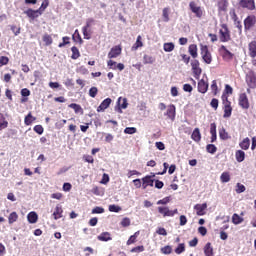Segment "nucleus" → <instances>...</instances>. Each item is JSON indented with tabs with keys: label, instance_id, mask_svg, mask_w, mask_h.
Listing matches in <instances>:
<instances>
[{
	"label": "nucleus",
	"instance_id": "1",
	"mask_svg": "<svg viewBox=\"0 0 256 256\" xmlns=\"http://www.w3.org/2000/svg\"><path fill=\"white\" fill-rule=\"evenodd\" d=\"M222 105H223V117L224 119H229L233 113V107H231V101H229V97L226 94L222 95Z\"/></svg>",
	"mask_w": 256,
	"mask_h": 256
},
{
	"label": "nucleus",
	"instance_id": "2",
	"mask_svg": "<svg viewBox=\"0 0 256 256\" xmlns=\"http://www.w3.org/2000/svg\"><path fill=\"white\" fill-rule=\"evenodd\" d=\"M200 54L201 57L204 61V63H206V65H211V63H213V56L211 55V52L209 51V46L207 45H200Z\"/></svg>",
	"mask_w": 256,
	"mask_h": 256
},
{
	"label": "nucleus",
	"instance_id": "3",
	"mask_svg": "<svg viewBox=\"0 0 256 256\" xmlns=\"http://www.w3.org/2000/svg\"><path fill=\"white\" fill-rule=\"evenodd\" d=\"M219 39L221 43H229V41H231V31L227 24L221 25V29L219 30Z\"/></svg>",
	"mask_w": 256,
	"mask_h": 256
},
{
	"label": "nucleus",
	"instance_id": "4",
	"mask_svg": "<svg viewBox=\"0 0 256 256\" xmlns=\"http://www.w3.org/2000/svg\"><path fill=\"white\" fill-rule=\"evenodd\" d=\"M201 63H199V60L194 59L191 61V67L193 75L196 79H199L201 77V73H203V69H201Z\"/></svg>",
	"mask_w": 256,
	"mask_h": 256
},
{
	"label": "nucleus",
	"instance_id": "5",
	"mask_svg": "<svg viewBox=\"0 0 256 256\" xmlns=\"http://www.w3.org/2000/svg\"><path fill=\"white\" fill-rule=\"evenodd\" d=\"M189 8L190 11H192V13H194V15H196L198 19H201L203 17V9H201V7L197 5V2L191 1L189 3Z\"/></svg>",
	"mask_w": 256,
	"mask_h": 256
},
{
	"label": "nucleus",
	"instance_id": "6",
	"mask_svg": "<svg viewBox=\"0 0 256 256\" xmlns=\"http://www.w3.org/2000/svg\"><path fill=\"white\" fill-rule=\"evenodd\" d=\"M240 7L243 9H248V11H255V0H240L239 1Z\"/></svg>",
	"mask_w": 256,
	"mask_h": 256
},
{
	"label": "nucleus",
	"instance_id": "7",
	"mask_svg": "<svg viewBox=\"0 0 256 256\" xmlns=\"http://www.w3.org/2000/svg\"><path fill=\"white\" fill-rule=\"evenodd\" d=\"M158 213H160L161 215H163V217H174L175 215H177L178 210H169L168 207H158Z\"/></svg>",
	"mask_w": 256,
	"mask_h": 256
},
{
	"label": "nucleus",
	"instance_id": "8",
	"mask_svg": "<svg viewBox=\"0 0 256 256\" xmlns=\"http://www.w3.org/2000/svg\"><path fill=\"white\" fill-rule=\"evenodd\" d=\"M177 109L175 108L174 104H170L167 106V110L164 113V115L167 117V119H170V121H175V115H177Z\"/></svg>",
	"mask_w": 256,
	"mask_h": 256
},
{
	"label": "nucleus",
	"instance_id": "9",
	"mask_svg": "<svg viewBox=\"0 0 256 256\" xmlns=\"http://www.w3.org/2000/svg\"><path fill=\"white\" fill-rule=\"evenodd\" d=\"M123 49L121 48V45H116L111 48V50L108 53V59H117L119 55H121Z\"/></svg>",
	"mask_w": 256,
	"mask_h": 256
},
{
	"label": "nucleus",
	"instance_id": "10",
	"mask_svg": "<svg viewBox=\"0 0 256 256\" xmlns=\"http://www.w3.org/2000/svg\"><path fill=\"white\" fill-rule=\"evenodd\" d=\"M155 177V174L147 175L142 178V188L147 189V187H153L155 180L153 179Z\"/></svg>",
	"mask_w": 256,
	"mask_h": 256
},
{
	"label": "nucleus",
	"instance_id": "11",
	"mask_svg": "<svg viewBox=\"0 0 256 256\" xmlns=\"http://www.w3.org/2000/svg\"><path fill=\"white\" fill-rule=\"evenodd\" d=\"M246 83L250 89H256V76L253 72H248L246 75Z\"/></svg>",
	"mask_w": 256,
	"mask_h": 256
},
{
	"label": "nucleus",
	"instance_id": "12",
	"mask_svg": "<svg viewBox=\"0 0 256 256\" xmlns=\"http://www.w3.org/2000/svg\"><path fill=\"white\" fill-rule=\"evenodd\" d=\"M255 23H256L255 15L247 16V18L244 20V29L246 31H249V29L255 26Z\"/></svg>",
	"mask_w": 256,
	"mask_h": 256
},
{
	"label": "nucleus",
	"instance_id": "13",
	"mask_svg": "<svg viewBox=\"0 0 256 256\" xmlns=\"http://www.w3.org/2000/svg\"><path fill=\"white\" fill-rule=\"evenodd\" d=\"M220 51H223L222 58L224 61H233V57L235 56L231 51L227 49L224 45L220 47Z\"/></svg>",
	"mask_w": 256,
	"mask_h": 256
},
{
	"label": "nucleus",
	"instance_id": "14",
	"mask_svg": "<svg viewBox=\"0 0 256 256\" xmlns=\"http://www.w3.org/2000/svg\"><path fill=\"white\" fill-rule=\"evenodd\" d=\"M24 14L27 15V17H29V19H31L32 21L37 19V17H39L40 15H42L38 9L37 10H33L31 8H29L26 11H24Z\"/></svg>",
	"mask_w": 256,
	"mask_h": 256
},
{
	"label": "nucleus",
	"instance_id": "15",
	"mask_svg": "<svg viewBox=\"0 0 256 256\" xmlns=\"http://www.w3.org/2000/svg\"><path fill=\"white\" fill-rule=\"evenodd\" d=\"M194 209L196 211V214L201 217L203 215H205V211L207 209V203H203V204H196L194 206Z\"/></svg>",
	"mask_w": 256,
	"mask_h": 256
},
{
	"label": "nucleus",
	"instance_id": "16",
	"mask_svg": "<svg viewBox=\"0 0 256 256\" xmlns=\"http://www.w3.org/2000/svg\"><path fill=\"white\" fill-rule=\"evenodd\" d=\"M239 105L242 107V109H249V98H247V94L240 95Z\"/></svg>",
	"mask_w": 256,
	"mask_h": 256
},
{
	"label": "nucleus",
	"instance_id": "17",
	"mask_svg": "<svg viewBox=\"0 0 256 256\" xmlns=\"http://www.w3.org/2000/svg\"><path fill=\"white\" fill-rule=\"evenodd\" d=\"M111 98L104 99L101 104L97 108V112L101 113V111H105V109H108L109 105H111Z\"/></svg>",
	"mask_w": 256,
	"mask_h": 256
},
{
	"label": "nucleus",
	"instance_id": "18",
	"mask_svg": "<svg viewBox=\"0 0 256 256\" xmlns=\"http://www.w3.org/2000/svg\"><path fill=\"white\" fill-rule=\"evenodd\" d=\"M52 215H53L55 221H57L58 219H61L63 217V207L59 204L56 205L55 210Z\"/></svg>",
	"mask_w": 256,
	"mask_h": 256
},
{
	"label": "nucleus",
	"instance_id": "19",
	"mask_svg": "<svg viewBox=\"0 0 256 256\" xmlns=\"http://www.w3.org/2000/svg\"><path fill=\"white\" fill-rule=\"evenodd\" d=\"M198 51H199V49L197 48V44H191L188 47V52L193 59H197V57H199Z\"/></svg>",
	"mask_w": 256,
	"mask_h": 256
},
{
	"label": "nucleus",
	"instance_id": "20",
	"mask_svg": "<svg viewBox=\"0 0 256 256\" xmlns=\"http://www.w3.org/2000/svg\"><path fill=\"white\" fill-rule=\"evenodd\" d=\"M248 51H249V56L252 59H255L256 57V41L253 40L248 44Z\"/></svg>",
	"mask_w": 256,
	"mask_h": 256
},
{
	"label": "nucleus",
	"instance_id": "21",
	"mask_svg": "<svg viewBox=\"0 0 256 256\" xmlns=\"http://www.w3.org/2000/svg\"><path fill=\"white\" fill-rule=\"evenodd\" d=\"M210 134H211V143H215L217 141V124H210Z\"/></svg>",
	"mask_w": 256,
	"mask_h": 256
},
{
	"label": "nucleus",
	"instance_id": "22",
	"mask_svg": "<svg viewBox=\"0 0 256 256\" xmlns=\"http://www.w3.org/2000/svg\"><path fill=\"white\" fill-rule=\"evenodd\" d=\"M209 89V83L205 82L203 79L198 81V91L199 93L205 94L206 91Z\"/></svg>",
	"mask_w": 256,
	"mask_h": 256
},
{
	"label": "nucleus",
	"instance_id": "23",
	"mask_svg": "<svg viewBox=\"0 0 256 256\" xmlns=\"http://www.w3.org/2000/svg\"><path fill=\"white\" fill-rule=\"evenodd\" d=\"M98 241H112L111 233L109 232H102L100 235L97 236Z\"/></svg>",
	"mask_w": 256,
	"mask_h": 256
},
{
	"label": "nucleus",
	"instance_id": "24",
	"mask_svg": "<svg viewBox=\"0 0 256 256\" xmlns=\"http://www.w3.org/2000/svg\"><path fill=\"white\" fill-rule=\"evenodd\" d=\"M191 139L195 141V143H199L201 141V131L199 128H195L192 132Z\"/></svg>",
	"mask_w": 256,
	"mask_h": 256
},
{
	"label": "nucleus",
	"instance_id": "25",
	"mask_svg": "<svg viewBox=\"0 0 256 256\" xmlns=\"http://www.w3.org/2000/svg\"><path fill=\"white\" fill-rule=\"evenodd\" d=\"M9 127V122L5 118V115L3 113H0V131H3V129H7Z\"/></svg>",
	"mask_w": 256,
	"mask_h": 256
},
{
	"label": "nucleus",
	"instance_id": "26",
	"mask_svg": "<svg viewBox=\"0 0 256 256\" xmlns=\"http://www.w3.org/2000/svg\"><path fill=\"white\" fill-rule=\"evenodd\" d=\"M155 63V57L149 55V54H144L143 56V64L144 65H153Z\"/></svg>",
	"mask_w": 256,
	"mask_h": 256
},
{
	"label": "nucleus",
	"instance_id": "27",
	"mask_svg": "<svg viewBox=\"0 0 256 256\" xmlns=\"http://www.w3.org/2000/svg\"><path fill=\"white\" fill-rule=\"evenodd\" d=\"M142 39L141 35L137 36L136 42L133 44L131 51H137V49L143 47Z\"/></svg>",
	"mask_w": 256,
	"mask_h": 256
},
{
	"label": "nucleus",
	"instance_id": "28",
	"mask_svg": "<svg viewBox=\"0 0 256 256\" xmlns=\"http://www.w3.org/2000/svg\"><path fill=\"white\" fill-rule=\"evenodd\" d=\"M219 137L222 141H227V139H231V136H229V132H227L224 127L219 129Z\"/></svg>",
	"mask_w": 256,
	"mask_h": 256
},
{
	"label": "nucleus",
	"instance_id": "29",
	"mask_svg": "<svg viewBox=\"0 0 256 256\" xmlns=\"http://www.w3.org/2000/svg\"><path fill=\"white\" fill-rule=\"evenodd\" d=\"M37 118L35 116H33V114L31 112L28 113L27 116H25L24 118V123L25 125L29 126L32 125L34 121H36Z\"/></svg>",
	"mask_w": 256,
	"mask_h": 256
},
{
	"label": "nucleus",
	"instance_id": "30",
	"mask_svg": "<svg viewBox=\"0 0 256 256\" xmlns=\"http://www.w3.org/2000/svg\"><path fill=\"white\" fill-rule=\"evenodd\" d=\"M27 220L28 222H30L31 224L36 223L39 220V216L37 215V212H30L27 215Z\"/></svg>",
	"mask_w": 256,
	"mask_h": 256
},
{
	"label": "nucleus",
	"instance_id": "31",
	"mask_svg": "<svg viewBox=\"0 0 256 256\" xmlns=\"http://www.w3.org/2000/svg\"><path fill=\"white\" fill-rule=\"evenodd\" d=\"M204 255L205 256H214L213 247L211 246V242L206 243L204 246Z\"/></svg>",
	"mask_w": 256,
	"mask_h": 256
},
{
	"label": "nucleus",
	"instance_id": "32",
	"mask_svg": "<svg viewBox=\"0 0 256 256\" xmlns=\"http://www.w3.org/2000/svg\"><path fill=\"white\" fill-rule=\"evenodd\" d=\"M19 219V214L17 212H11L8 216V223L9 225H13Z\"/></svg>",
	"mask_w": 256,
	"mask_h": 256
},
{
	"label": "nucleus",
	"instance_id": "33",
	"mask_svg": "<svg viewBox=\"0 0 256 256\" xmlns=\"http://www.w3.org/2000/svg\"><path fill=\"white\" fill-rule=\"evenodd\" d=\"M236 161H238V163H243V161H245V152L242 150H237L236 151Z\"/></svg>",
	"mask_w": 256,
	"mask_h": 256
},
{
	"label": "nucleus",
	"instance_id": "34",
	"mask_svg": "<svg viewBox=\"0 0 256 256\" xmlns=\"http://www.w3.org/2000/svg\"><path fill=\"white\" fill-rule=\"evenodd\" d=\"M72 51V55H71V59H79L81 57V52H79V48H77V46H73L71 48Z\"/></svg>",
	"mask_w": 256,
	"mask_h": 256
},
{
	"label": "nucleus",
	"instance_id": "35",
	"mask_svg": "<svg viewBox=\"0 0 256 256\" xmlns=\"http://www.w3.org/2000/svg\"><path fill=\"white\" fill-rule=\"evenodd\" d=\"M218 11H227V7L229 5V3L227 2V0H220L218 1Z\"/></svg>",
	"mask_w": 256,
	"mask_h": 256
},
{
	"label": "nucleus",
	"instance_id": "36",
	"mask_svg": "<svg viewBox=\"0 0 256 256\" xmlns=\"http://www.w3.org/2000/svg\"><path fill=\"white\" fill-rule=\"evenodd\" d=\"M251 145V140H249V138H245L242 142H240L239 146L241 147V149H243L244 151H247V149H249Z\"/></svg>",
	"mask_w": 256,
	"mask_h": 256
},
{
	"label": "nucleus",
	"instance_id": "37",
	"mask_svg": "<svg viewBox=\"0 0 256 256\" xmlns=\"http://www.w3.org/2000/svg\"><path fill=\"white\" fill-rule=\"evenodd\" d=\"M221 183H229L231 181V174L229 172H223L220 176Z\"/></svg>",
	"mask_w": 256,
	"mask_h": 256
},
{
	"label": "nucleus",
	"instance_id": "38",
	"mask_svg": "<svg viewBox=\"0 0 256 256\" xmlns=\"http://www.w3.org/2000/svg\"><path fill=\"white\" fill-rule=\"evenodd\" d=\"M232 223L234 225H240V223H243V217L239 216L237 213H234L232 215Z\"/></svg>",
	"mask_w": 256,
	"mask_h": 256
},
{
	"label": "nucleus",
	"instance_id": "39",
	"mask_svg": "<svg viewBox=\"0 0 256 256\" xmlns=\"http://www.w3.org/2000/svg\"><path fill=\"white\" fill-rule=\"evenodd\" d=\"M42 41L45 43L46 47H49V45L53 44V38L49 34H44Z\"/></svg>",
	"mask_w": 256,
	"mask_h": 256
},
{
	"label": "nucleus",
	"instance_id": "40",
	"mask_svg": "<svg viewBox=\"0 0 256 256\" xmlns=\"http://www.w3.org/2000/svg\"><path fill=\"white\" fill-rule=\"evenodd\" d=\"M139 231L135 232L134 235L130 236L126 242V245H133V243H137V237H139Z\"/></svg>",
	"mask_w": 256,
	"mask_h": 256
},
{
	"label": "nucleus",
	"instance_id": "41",
	"mask_svg": "<svg viewBox=\"0 0 256 256\" xmlns=\"http://www.w3.org/2000/svg\"><path fill=\"white\" fill-rule=\"evenodd\" d=\"M163 49L166 53H171L175 49V44L173 42L164 43Z\"/></svg>",
	"mask_w": 256,
	"mask_h": 256
},
{
	"label": "nucleus",
	"instance_id": "42",
	"mask_svg": "<svg viewBox=\"0 0 256 256\" xmlns=\"http://www.w3.org/2000/svg\"><path fill=\"white\" fill-rule=\"evenodd\" d=\"M169 11H171L169 7H166L162 10V17L164 23H169Z\"/></svg>",
	"mask_w": 256,
	"mask_h": 256
},
{
	"label": "nucleus",
	"instance_id": "43",
	"mask_svg": "<svg viewBox=\"0 0 256 256\" xmlns=\"http://www.w3.org/2000/svg\"><path fill=\"white\" fill-rule=\"evenodd\" d=\"M82 33L84 35V39H91V36L93 35V31L91 28H82Z\"/></svg>",
	"mask_w": 256,
	"mask_h": 256
},
{
	"label": "nucleus",
	"instance_id": "44",
	"mask_svg": "<svg viewBox=\"0 0 256 256\" xmlns=\"http://www.w3.org/2000/svg\"><path fill=\"white\" fill-rule=\"evenodd\" d=\"M160 251L161 253H163V255H171V253H173V247H171L170 245H166L162 247Z\"/></svg>",
	"mask_w": 256,
	"mask_h": 256
},
{
	"label": "nucleus",
	"instance_id": "45",
	"mask_svg": "<svg viewBox=\"0 0 256 256\" xmlns=\"http://www.w3.org/2000/svg\"><path fill=\"white\" fill-rule=\"evenodd\" d=\"M206 151L211 155H215V153H217V146H215V144H208L206 146Z\"/></svg>",
	"mask_w": 256,
	"mask_h": 256
},
{
	"label": "nucleus",
	"instance_id": "46",
	"mask_svg": "<svg viewBox=\"0 0 256 256\" xmlns=\"http://www.w3.org/2000/svg\"><path fill=\"white\" fill-rule=\"evenodd\" d=\"M176 255H181V253H185V243H180L174 250Z\"/></svg>",
	"mask_w": 256,
	"mask_h": 256
},
{
	"label": "nucleus",
	"instance_id": "47",
	"mask_svg": "<svg viewBox=\"0 0 256 256\" xmlns=\"http://www.w3.org/2000/svg\"><path fill=\"white\" fill-rule=\"evenodd\" d=\"M70 109H73L75 113H83V108L81 105L72 103L69 105Z\"/></svg>",
	"mask_w": 256,
	"mask_h": 256
},
{
	"label": "nucleus",
	"instance_id": "48",
	"mask_svg": "<svg viewBox=\"0 0 256 256\" xmlns=\"http://www.w3.org/2000/svg\"><path fill=\"white\" fill-rule=\"evenodd\" d=\"M211 91H212L213 95H217V93H219V87L217 86V80L212 81Z\"/></svg>",
	"mask_w": 256,
	"mask_h": 256
},
{
	"label": "nucleus",
	"instance_id": "49",
	"mask_svg": "<svg viewBox=\"0 0 256 256\" xmlns=\"http://www.w3.org/2000/svg\"><path fill=\"white\" fill-rule=\"evenodd\" d=\"M145 251V246H136L130 250L131 253H143Z\"/></svg>",
	"mask_w": 256,
	"mask_h": 256
},
{
	"label": "nucleus",
	"instance_id": "50",
	"mask_svg": "<svg viewBox=\"0 0 256 256\" xmlns=\"http://www.w3.org/2000/svg\"><path fill=\"white\" fill-rule=\"evenodd\" d=\"M124 133L126 135H134V133H137V128L135 127H127L124 129Z\"/></svg>",
	"mask_w": 256,
	"mask_h": 256
},
{
	"label": "nucleus",
	"instance_id": "51",
	"mask_svg": "<svg viewBox=\"0 0 256 256\" xmlns=\"http://www.w3.org/2000/svg\"><path fill=\"white\" fill-rule=\"evenodd\" d=\"M48 7H49V0H44L38 10L43 15V11H45V9H47Z\"/></svg>",
	"mask_w": 256,
	"mask_h": 256
},
{
	"label": "nucleus",
	"instance_id": "52",
	"mask_svg": "<svg viewBox=\"0 0 256 256\" xmlns=\"http://www.w3.org/2000/svg\"><path fill=\"white\" fill-rule=\"evenodd\" d=\"M109 211L111 213H119V211H121V206L112 204V205L109 206Z\"/></svg>",
	"mask_w": 256,
	"mask_h": 256
},
{
	"label": "nucleus",
	"instance_id": "53",
	"mask_svg": "<svg viewBox=\"0 0 256 256\" xmlns=\"http://www.w3.org/2000/svg\"><path fill=\"white\" fill-rule=\"evenodd\" d=\"M5 65H9V57L1 56L0 57V68L5 66Z\"/></svg>",
	"mask_w": 256,
	"mask_h": 256
},
{
	"label": "nucleus",
	"instance_id": "54",
	"mask_svg": "<svg viewBox=\"0 0 256 256\" xmlns=\"http://www.w3.org/2000/svg\"><path fill=\"white\" fill-rule=\"evenodd\" d=\"M65 124H67V120L62 119L55 123L56 129H63L65 127Z\"/></svg>",
	"mask_w": 256,
	"mask_h": 256
},
{
	"label": "nucleus",
	"instance_id": "55",
	"mask_svg": "<svg viewBox=\"0 0 256 256\" xmlns=\"http://www.w3.org/2000/svg\"><path fill=\"white\" fill-rule=\"evenodd\" d=\"M245 185L241 184V183H237L236 184V193L240 194V193H245Z\"/></svg>",
	"mask_w": 256,
	"mask_h": 256
},
{
	"label": "nucleus",
	"instance_id": "56",
	"mask_svg": "<svg viewBox=\"0 0 256 256\" xmlns=\"http://www.w3.org/2000/svg\"><path fill=\"white\" fill-rule=\"evenodd\" d=\"M120 225L122 227H129V225H131V219H129V217L123 218L122 221L120 222Z\"/></svg>",
	"mask_w": 256,
	"mask_h": 256
},
{
	"label": "nucleus",
	"instance_id": "57",
	"mask_svg": "<svg viewBox=\"0 0 256 256\" xmlns=\"http://www.w3.org/2000/svg\"><path fill=\"white\" fill-rule=\"evenodd\" d=\"M11 31L14 33L15 36L19 35L21 33V26H15L11 25L10 26Z\"/></svg>",
	"mask_w": 256,
	"mask_h": 256
},
{
	"label": "nucleus",
	"instance_id": "58",
	"mask_svg": "<svg viewBox=\"0 0 256 256\" xmlns=\"http://www.w3.org/2000/svg\"><path fill=\"white\" fill-rule=\"evenodd\" d=\"M97 93H99V90L97 89V87H92L89 90V95L95 99V97H97Z\"/></svg>",
	"mask_w": 256,
	"mask_h": 256
},
{
	"label": "nucleus",
	"instance_id": "59",
	"mask_svg": "<svg viewBox=\"0 0 256 256\" xmlns=\"http://www.w3.org/2000/svg\"><path fill=\"white\" fill-rule=\"evenodd\" d=\"M101 213H105V208L96 206V207L92 210V214H93V215H95V214H101Z\"/></svg>",
	"mask_w": 256,
	"mask_h": 256
},
{
	"label": "nucleus",
	"instance_id": "60",
	"mask_svg": "<svg viewBox=\"0 0 256 256\" xmlns=\"http://www.w3.org/2000/svg\"><path fill=\"white\" fill-rule=\"evenodd\" d=\"M34 131L38 135H43V131H45V129L43 128L42 125H36V126H34Z\"/></svg>",
	"mask_w": 256,
	"mask_h": 256
},
{
	"label": "nucleus",
	"instance_id": "61",
	"mask_svg": "<svg viewBox=\"0 0 256 256\" xmlns=\"http://www.w3.org/2000/svg\"><path fill=\"white\" fill-rule=\"evenodd\" d=\"M93 23H95V20L93 18H88L86 20V25L83 28L84 29H91Z\"/></svg>",
	"mask_w": 256,
	"mask_h": 256
},
{
	"label": "nucleus",
	"instance_id": "62",
	"mask_svg": "<svg viewBox=\"0 0 256 256\" xmlns=\"http://www.w3.org/2000/svg\"><path fill=\"white\" fill-rule=\"evenodd\" d=\"M212 109H218L219 107V100L217 98H213L210 102Z\"/></svg>",
	"mask_w": 256,
	"mask_h": 256
},
{
	"label": "nucleus",
	"instance_id": "63",
	"mask_svg": "<svg viewBox=\"0 0 256 256\" xmlns=\"http://www.w3.org/2000/svg\"><path fill=\"white\" fill-rule=\"evenodd\" d=\"M107 66L109 67V69H117V62L113 61V60H108L107 62Z\"/></svg>",
	"mask_w": 256,
	"mask_h": 256
},
{
	"label": "nucleus",
	"instance_id": "64",
	"mask_svg": "<svg viewBox=\"0 0 256 256\" xmlns=\"http://www.w3.org/2000/svg\"><path fill=\"white\" fill-rule=\"evenodd\" d=\"M156 233L158 235H163V237H167V230L163 227H159L157 230H156Z\"/></svg>",
	"mask_w": 256,
	"mask_h": 256
}]
</instances>
